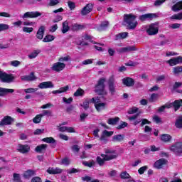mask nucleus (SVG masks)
Segmentation results:
<instances>
[{
  "label": "nucleus",
  "instance_id": "62",
  "mask_svg": "<svg viewBox=\"0 0 182 182\" xmlns=\"http://www.w3.org/2000/svg\"><path fill=\"white\" fill-rule=\"evenodd\" d=\"M124 127H127V122H123L121 124L117 127V130H122V129H124Z\"/></svg>",
  "mask_w": 182,
  "mask_h": 182
},
{
  "label": "nucleus",
  "instance_id": "45",
  "mask_svg": "<svg viewBox=\"0 0 182 182\" xmlns=\"http://www.w3.org/2000/svg\"><path fill=\"white\" fill-rule=\"evenodd\" d=\"M127 36H129V33L127 32L120 33L118 35H117V39H125V38H127Z\"/></svg>",
  "mask_w": 182,
  "mask_h": 182
},
{
  "label": "nucleus",
  "instance_id": "57",
  "mask_svg": "<svg viewBox=\"0 0 182 182\" xmlns=\"http://www.w3.org/2000/svg\"><path fill=\"white\" fill-rule=\"evenodd\" d=\"M59 4V0H50L48 6H56Z\"/></svg>",
  "mask_w": 182,
  "mask_h": 182
},
{
  "label": "nucleus",
  "instance_id": "42",
  "mask_svg": "<svg viewBox=\"0 0 182 182\" xmlns=\"http://www.w3.org/2000/svg\"><path fill=\"white\" fill-rule=\"evenodd\" d=\"M55 40V37L52 35H47L44 37V38L43 39V42H52V41Z\"/></svg>",
  "mask_w": 182,
  "mask_h": 182
},
{
  "label": "nucleus",
  "instance_id": "14",
  "mask_svg": "<svg viewBox=\"0 0 182 182\" xmlns=\"http://www.w3.org/2000/svg\"><path fill=\"white\" fill-rule=\"evenodd\" d=\"M38 87H39V89H52L55 87V85L52 81H46L40 83L38 85Z\"/></svg>",
  "mask_w": 182,
  "mask_h": 182
},
{
  "label": "nucleus",
  "instance_id": "9",
  "mask_svg": "<svg viewBox=\"0 0 182 182\" xmlns=\"http://www.w3.org/2000/svg\"><path fill=\"white\" fill-rule=\"evenodd\" d=\"M65 68H66V64H65L64 63H60V61H58L53 64L51 69L54 72H62V70H63Z\"/></svg>",
  "mask_w": 182,
  "mask_h": 182
},
{
  "label": "nucleus",
  "instance_id": "12",
  "mask_svg": "<svg viewBox=\"0 0 182 182\" xmlns=\"http://www.w3.org/2000/svg\"><path fill=\"white\" fill-rule=\"evenodd\" d=\"M92 11H93V4L89 3L81 10V15H82V16H85L88 14H90Z\"/></svg>",
  "mask_w": 182,
  "mask_h": 182
},
{
  "label": "nucleus",
  "instance_id": "35",
  "mask_svg": "<svg viewBox=\"0 0 182 182\" xmlns=\"http://www.w3.org/2000/svg\"><path fill=\"white\" fill-rule=\"evenodd\" d=\"M175 127H176V129H182V116H179L177 117L175 122Z\"/></svg>",
  "mask_w": 182,
  "mask_h": 182
},
{
  "label": "nucleus",
  "instance_id": "37",
  "mask_svg": "<svg viewBox=\"0 0 182 182\" xmlns=\"http://www.w3.org/2000/svg\"><path fill=\"white\" fill-rule=\"evenodd\" d=\"M171 20L181 21L182 19V12L177 14H174L170 17Z\"/></svg>",
  "mask_w": 182,
  "mask_h": 182
},
{
  "label": "nucleus",
  "instance_id": "32",
  "mask_svg": "<svg viewBox=\"0 0 182 182\" xmlns=\"http://www.w3.org/2000/svg\"><path fill=\"white\" fill-rule=\"evenodd\" d=\"M70 28H69V22L68 21H65L63 23V28L61 30L63 33H66V32H69V30Z\"/></svg>",
  "mask_w": 182,
  "mask_h": 182
},
{
  "label": "nucleus",
  "instance_id": "49",
  "mask_svg": "<svg viewBox=\"0 0 182 182\" xmlns=\"http://www.w3.org/2000/svg\"><path fill=\"white\" fill-rule=\"evenodd\" d=\"M82 164L85 166V167H93V166L95 164V161H91L90 162L84 161H82Z\"/></svg>",
  "mask_w": 182,
  "mask_h": 182
},
{
  "label": "nucleus",
  "instance_id": "16",
  "mask_svg": "<svg viewBox=\"0 0 182 182\" xmlns=\"http://www.w3.org/2000/svg\"><path fill=\"white\" fill-rule=\"evenodd\" d=\"M109 21H103L98 26L96 27L97 31H98L99 32H102V31H106V29L109 28Z\"/></svg>",
  "mask_w": 182,
  "mask_h": 182
},
{
  "label": "nucleus",
  "instance_id": "3",
  "mask_svg": "<svg viewBox=\"0 0 182 182\" xmlns=\"http://www.w3.org/2000/svg\"><path fill=\"white\" fill-rule=\"evenodd\" d=\"M106 82V79L101 78L99 80L97 85L95 87V92L99 95H107V92L105 90V82Z\"/></svg>",
  "mask_w": 182,
  "mask_h": 182
},
{
  "label": "nucleus",
  "instance_id": "28",
  "mask_svg": "<svg viewBox=\"0 0 182 182\" xmlns=\"http://www.w3.org/2000/svg\"><path fill=\"white\" fill-rule=\"evenodd\" d=\"M68 90H69V85L60 87L59 90H54L52 92V93L53 95H57L60 93H65V92H68Z\"/></svg>",
  "mask_w": 182,
  "mask_h": 182
},
{
  "label": "nucleus",
  "instance_id": "51",
  "mask_svg": "<svg viewBox=\"0 0 182 182\" xmlns=\"http://www.w3.org/2000/svg\"><path fill=\"white\" fill-rule=\"evenodd\" d=\"M166 63H168L170 66H176V65H178L177 60H176V58L167 60Z\"/></svg>",
  "mask_w": 182,
  "mask_h": 182
},
{
  "label": "nucleus",
  "instance_id": "31",
  "mask_svg": "<svg viewBox=\"0 0 182 182\" xmlns=\"http://www.w3.org/2000/svg\"><path fill=\"white\" fill-rule=\"evenodd\" d=\"M124 140V134H117V135H114L112 137V141H123Z\"/></svg>",
  "mask_w": 182,
  "mask_h": 182
},
{
  "label": "nucleus",
  "instance_id": "8",
  "mask_svg": "<svg viewBox=\"0 0 182 182\" xmlns=\"http://www.w3.org/2000/svg\"><path fill=\"white\" fill-rule=\"evenodd\" d=\"M42 13L39 11H27L23 16V19H28V18H38V16H41Z\"/></svg>",
  "mask_w": 182,
  "mask_h": 182
},
{
  "label": "nucleus",
  "instance_id": "25",
  "mask_svg": "<svg viewBox=\"0 0 182 182\" xmlns=\"http://www.w3.org/2000/svg\"><path fill=\"white\" fill-rule=\"evenodd\" d=\"M62 171L63 170L59 168H49L47 170V173H48V174H60Z\"/></svg>",
  "mask_w": 182,
  "mask_h": 182
},
{
  "label": "nucleus",
  "instance_id": "50",
  "mask_svg": "<svg viewBox=\"0 0 182 182\" xmlns=\"http://www.w3.org/2000/svg\"><path fill=\"white\" fill-rule=\"evenodd\" d=\"M9 29V25L6 23H0V32H4V31H8Z\"/></svg>",
  "mask_w": 182,
  "mask_h": 182
},
{
  "label": "nucleus",
  "instance_id": "38",
  "mask_svg": "<svg viewBox=\"0 0 182 182\" xmlns=\"http://www.w3.org/2000/svg\"><path fill=\"white\" fill-rule=\"evenodd\" d=\"M83 95H85V90H83L82 88H78L74 93L73 96L75 97H79V96H83Z\"/></svg>",
  "mask_w": 182,
  "mask_h": 182
},
{
  "label": "nucleus",
  "instance_id": "6",
  "mask_svg": "<svg viewBox=\"0 0 182 182\" xmlns=\"http://www.w3.org/2000/svg\"><path fill=\"white\" fill-rule=\"evenodd\" d=\"M169 150L173 151L176 156L182 154V142H176L170 146Z\"/></svg>",
  "mask_w": 182,
  "mask_h": 182
},
{
  "label": "nucleus",
  "instance_id": "7",
  "mask_svg": "<svg viewBox=\"0 0 182 182\" xmlns=\"http://www.w3.org/2000/svg\"><path fill=\"white\" fill-rule=\"evenodd\" d=\"M17 151H18V153H21L22 154H26L28 153H29V151H31V146H29V145L28 144H18L17 145V148H16Z\"/></svg>",
  "mask_w": 182,
  "mask_h": 182
},
{
  "label": "nucleus",
  "instance_id": "17",
  "mask_svg": "<svg viewBox=\"0 0 182 182\" xmlns=\"http://www.w3.org/2000/svg\"><path fill=\"white\" fill-rule=\"evenodd\" d=\"M21 79L24 82H33V80H36V77L33 73H31L28 75L21 76Z\"/></svg>",
  "mask_w": 182,
  "mask_h": 182
},
{
  "label": "nucleus",
  "instance_id": "26",
  "mask_svg": "<svg viewBox=\"0 0 182 182\" xmlns=\"http://www.w3.org/2000/svg\"><path fill=\"white\" fill-rule=\"evenodd\" d=\"M101 157H102V159H104L107 161H110V160L117 159V154L109 155V154H102Z\"/></svg>",
  "mask_w": 182,
  "mask_h": 182
},
{
  "label": "nucleus",
  "instance_id": "23",
  "mask_svg": "<svg viewBox=\"0 0 182 182\" xmlns=\"http://www.w3.org/2000/svg\"><path fill=\"white\" fill-rule=\"evenodd\" d=\"M85 28L86 25L74 23L73 24L71 29L72 31L77 32V31H82V29H85Z\"/></svg>",
  "mask_w": 182,
  "mask_h": 182
},
{
  "label": "nucleus",
  "instance_id": "40",
  "mask_svg": "<svg viewBox=\"0 0 182 182\" xmlns=\"http://www.w3.org/2000/svg\"><path fill=\"white\" fill-rule=\"evenodd\" d=\"M38 53H41V50H35L33 52L28 55L29 59H35V58L38 56Z\"/></svg>",
  "mask_w": 182,
  "mask_h": 182
},
{
  "label": "nucleus",
  "instance_id": "58",
  "mask_svg": "<svg viewBox=\"0 0 182 182\" xmlns=\"http://www.w3.org/2000/svg\"><path fill=\"white\" fill-rule=\"evenodd\" d=\"M25 93H35L38 92V88H28L24 90Z\"/></svg>",
  "mask_w": 182,
  "mask_h": 182
},
{
  "label": "nucleus",
  "instance_id": "61",
  "mask_svg": "<svg viewBox=\"0 0 182 182\" xmlns=\"http://www.w3.org/2000/svg\"><path fill=\"white\" fill-rule=\"evenodd\" d=\"M87 116H89V114H86V113L81 114L80 115V122H85V120H86V117H87Z\"/></svg>",
  "mask_w": 182,
  "mask_h": 182
},
{
  "label": "nucleus",
  "instance_id": "39",
  "mask_svg": "<svg viewBox=\"0 0 182 182\" xmlns=\"http://www.w3.org/2000/svg\"><path fill=\"white\" fill-rule=\"evenodd\" d=\"M157 99H159V94L153 93L151 95L149 102H150V103H154Z\"/></svg>",
  "mask_w": 182,
  "mask_h": 182
},
{
  "label": "nucleus",
  "instance_id": "48",
  "mask_svg": "<svg viewBox=\"0 0 182 182\" xmlns=\"http://www.w3.org/2000/svg\"><path fill=\"white\" fill-rule=\"evenodd\" d=\"M137 112H139V108H137V107H133L129 109L127 113L128 114H134V113H137Z\"/></svg>",
  "mask_w": 182,
  "mask_h": 182
},
{
  "label": "nucleus",
  "instance_id": "20",
  "mask_svg": "<svg viewBox=\"0 0 182 182\" xmlns=\"http://www.w3.org/2000/svg\"><path fill=\"white\" fill-rule=\"evenodd\" d=\"M154 18H156V14H143L141 16H139V19L141 22H144V21H147V19H153Z\"/></svg>",
  "mask_w": 182,
  "mask_h": 182
},
{
  "label": "nucleus",
  "instance_id": "18",
  "mask_svg": "<svg viewBox=\"0 0 182 182\" xmlns=\"http://www.w3.org/2000/svg\"><path fill=\"white\" fill-rule=\"evenodd\" d=\"M122 83L127 87L134 86V80L132 77H125L122 79Z\"/></svg>",
  "mask_w": 182,
  "mask_h": 182
},
{
  "label": "nucleus",
  "instance_id": "52",
  "mask_svg": "<svg viewBox=\"0 0 182 182\" xmlns=\"http://www.w3.org/2000/svg\"><path fill=\"white\" fill-rule=\"evenodd\" d=\"M70 60V55H67L65 57H61L58 59V62L63 63V62H69Z\"/></svg>",
  "mask_w": 182,
  "mask_h": 182
},
{
  "label": "nucleus",
  "instance_id": "53",
  "mask_svg": "<svg viewBox=\"0 0 182 182\" xmlns=\"http://www.w3.org/2000/svg\"><path fill=\"white\" fill-rule=\"evenodd\" d=\"M181 26V24L175 23L168 26L169 29H178Z\"/></svg>",
  "mask_w": 182,
  "mask_h": 182
},
{
  "label": "nucleus",
  "instance_id": "22",
  "mask_svg": "<svg viewBox=\"0 0 182 182\" xmlns=\"http://www.w3.org/2000/svg\"><path fill=\"white\" fill-rule=\"evenodd\" d=\"M14 79H15V77H14V75H9L5 73L2 82H4V83H11V82H14Z\"/></svg>",
  "mask_w": 182,
  "mask_h": 182
},
{
  "label": "nucleus",
  "instance_id": "55",
  "mask_svg": "<svg viewBox=\"0 0 182 182\" xmlns=\"http://www.w3.org/2000/svg\"><path fill=\"white\" fill-rule=\"evenodd\" d=\"M13 177L14 182H22V181H21V176L19 173H14Z\"/></svg>",
  "mask_w": 182,
  "mask_h": 182
},
{
  "label": "nucleus",
  "instance_id": "2",
  "mask_svg": "<svg viewBox=\"0 0 182 182\" xmlns=\"http://www.w3.org/2000/svg\"><path fill=\"white\" fill-rule=\"evenodd\" d=\"M91 103H94L97 112H102V110H105L107 106V103L102 102L100 97H92L91 99Z\"/></svg>",
  "mask_w": 182,
  "mask_h": 182
},
{
  "label": "nucleus",
  "instance_id": "1",
  "mask_svg": "<svg viewBox=\"0 0 182 182\" xmlns=\"http://www.w3.org/2000/svg\"><path fill=\"white\" fill-rule=\"evenodd\" d=\"M136 18L137 16L133 14H124V21L127 23V29H136L138 25L137 21H136Z\"/></svg>",
  "mask_w": 182,
  "mask_h": 182
},
{
  "label": "nucleus",
  "instance_id": "44",
  "mask_svg": "<svg viewBox=\"0 0 182 182\" xmlns=\"http://www.w3.org/2000/svg\"><path fill=\"white\" fill-rule=\"evenodd\" d=\"M119 177L122 180H127V178H130V175L127 171H124L120 173Z\"/></svg>",
  "mask_w": 182,
  "mask_h": 182
},
{
  "label": "nucleus",
  "instance_id": "46",
  "mask_svg": "<svg viewBox=\"0 0 182 182\" xmlns=\"http://www.w3.org/2000/svg\"><path fill=\"white\" fill-rule=\"evenodd\" d=\"M96 161L97 164L100 166H105V162L107 161L106 159H102L100 156H97Z\"/></svg>",
  "mask_w": 182,
  "mask_h": 182
},
{
  "label": "nucleus",
  "instance_id": "41",
  "mask_svg": "<svg viewBox=\"0 0 182 182\" xmlns=\"http://www.w3.org/2000/svg\"><path fill=\"white\" fill-rule=\"evenodd\" d=\"M43 141H44L45 143H49L52 144H55V143H56V140H55L53 137L43 138Z\"/></svg>",
  "mask_w": 182,
  "mask_h": 182
},
{
  "label": "nucleus",
  "instance_id": "4",
  "mask_svg": "<svg viewBox=\"0 0 182 182\" xmlns=\"http://www.w3.org/2000/svg\"><path fill=\"white\" fill-rule=\"evenodd\" d=\"M146 33L149 36L157 35V33H159V23L155 22L154 23L149 24L146 28Z\"/></svg>",
  "mask_w": 182,
  "mask_h": 182
},
{
  "label": "nucleus",
  "instance_id": "63",
  "mask_svg": "<svg viewBox=\"0 0 182 182\" xmlns=\"http://www.w3.org/2000/svg\"><path fill=\"white\" fill-rule=\"evenodd\" d=\"M11 66H14V68H18L19 65H21V63L18 60H13L10 63Z\"/></svg>",
  "mask_w": 182,
  "mask_h": 182
},
{
  "label": "nucleus",
  "instance_id": "36",
  "mask_svg": "<svg viewBox=\"0 0 182 182\" xmlns=\"http://www.w3.org/2000/svg\"><path fill=\"white\" fill-rule=\"evenodd\" d=\"M173 75H180V73H182V66L173 68Z\"/></svg>",
  "mask_w": 182,
  "mask_h": 182
},
{
  "label": "nucleus",
  "instance_id": "59",
  "mask_svg": "<svg viewBox=\"0 0 182 182\" xmlns=\"http://www.w3.org/2000/svg\"><path fill=\"white\" fill-rule=\"evenodd\" d=\"M23 31L26 33H31V32H33V28L32 27H23Z\"/></svg>",
  "mask_w": 182,
  "mask_h": 182
},
{
  "label": "nucleus",
  "instance_id": "15",
  "mask_svg": "<svg viewBox=\"0 0 182 182\" xmlns=\"http://www.w3.org/2000/svg\"><path fill=\"white\" fill-rule=\"evenodd\" d=\"M139 116H140V114L129 117L128 120H129V122H133L132 124H134V126H137V124L141 123V118H139Z\"/></svg>",
  "mask_w": 182,
  "mask_h": 182
},
{
  "label": "nucleus",
  "instance_id": "5",
  "mask_svg": "<svg viewBox=\"0 0 182 182\" xmlns=\"http://www.w3.org/2000/svg\"><path fill=\"white\" fill-rule=\"evenodd\" d=\"M116 80L114 79V75L109 77L108 80L109 90L111 96H114L116 95Z\"/></svg>",
  "mask_w": 182,
  "mask_h": 182
},
{
  "label": "nucleus",
  "instance_id": "29",
  "mask_svg": "<svg viewBox=\"0 0 182 182\" xmlns=\"http://www.w3.org/2000/svg\"><path fill=\"white\" fill-rule=\"evenodd\" d=\"M173 139L170 134H164L161 136V140L164 143H170Z\"/></svg>",
  "mask_w": 182,
  "mask_h": 182
},
{
  "label": "nucleus",
  "instance_id": "34",
  "mask_svg": "<svg viewBox=\"0 0 182 182\" xmlns=\"http://www.w3.org/2000/svg\"><path fill=\"white\" fill-rule=\"evenodd\" d=\"M120 120V118L119 117H114V118H109L108 119V124H111L112 126H114L115 124H117V122Z\"/></svg>",
  "mask_w": 182,
  "mask_h": 182
},
{
  "label": "nucleus",
  "instance_id": "47",
  "mask_svg": "<svg viewBox=\"0 0 182 182\" xmlns=\"http://www.w3.org/2000/svg\"><path fill=\"white\" fill-rule=\"evenodd\" d=\"M40 114L41 115V117H43L44 116H48V117H51L52 116V110H50V109L43 110L42 112V113Z\"/></svg>",
  "mask_w": 182,
  "mask_h": 182
},
{
  "label": "nucleus",
  "instance_id": "33",
  "mask_svg": "<svg viewBox=\"0 0 182 182\" xmlns=\"http://www.w3.org/2000/svg\"><path fill=\"white\" fill-rule=\"evenodd\" d=\"M92 103V99H86L82 104H80V106L85 109V110H87L89 109V105Z\"/></svg>",
  "mask_w": 182,
  "mask_h": 182
},
{
  "label": "nucleus",
  "instance_id": "24",
  "mask_svg": "<svg viewBox=\"0 0 182 182\" xmlns=\"http://www.w3.org/2000/svg\"><path fill=\"white\" fill-rule=\"evenodd\" d=\"M35 174H36V172L33 170L31 169H28L26 171L24 172L23 173V177L24 178H26L28 180H29V178L33 176H35Z\"/></svg>",
  "mask_w": 182,
  "mask_h": 182
},
{
  "label": "nucleus",
  "instance_id": "54",
  "mask_svg": "<svg viewBox=\"0 0 182 182\" xmlns=\"http://www.w3.org/2000/svg\"><path fill=\"white\" fill-rule=\"evenodd\" d=\"M68 8H70V11H73L75 8H76V4L72 1H68Z\"/></svg>",
  "mask_w": 182,
  "mask_h": 182
},
{
  "label": "nucleus",
  "instance_id": "11",
  "mask_svg": "<svg viewBox=\"0 0 182 182\" xmlns=\"http://www.w3.org/2000/svg\"><path fill=\"white\" fill-rule=\"evenodd\" d=\"M168 163V161H167V159L162 158V159L157 160L154 163V166L155 168L160 170V169L163 168V167H164V166H166Z\"/></svg>",
  "mask_w": 182,
  "mask_h": 182
},
{
  "label": "nucleus",
  "instance_id": "30",
  "mask_svg": "<svg viewBox=\"0 0 182 182\" xmlns=\"http://www.w3.org/2000/svg\"><path fill=\"white\" fill-rule=\"evenodd\" d=\"M181 106H182V100H175L173 102V107L175 112H177V110H178V109H180V107H181Z\"/></svg>",
  "mask_w": 182,
  "mask_h": 182
},
{
  "label": "nucleus",
  "instance_id": "21",
  "mask_svg": "<svg viewBox=\"0 0 182 182\" xmlns=\"http://www.w3.org/2000/svg\"><path fill=\"white\" fill-rule=\"evenodd\" d=\"M14 92H15V90L14 89L0 87V97L6 96V95H9V93H14Z\"/></svg>",
  "mask_w": 182,
  "mask_h": 182
},
{
  "label": "nucleus",
  "instance_id": "56",
  "mask_svg": "<svg viewBox=\"0 0 182 182\" xmlns=\"http://www.w3.org/2000/svg\"><path fill=\"white\" fill-rule=\"evenodd\" d=\"M61 164H63L64 166H69L70 164V159H69V158L63 159Z\"/></svg>",
  "mask_w": 182,
  "mask_h": 182
},
{
  "label": "nucleus",
  "instance_id": "60",
  "mask_svg": "<svg viewBox=\"0 0 182 182\" xmlns=\"http://www.w3.org/2000/svg\"><path fill=\"white\" fill-rule=\"evenodd\" d=\"M148 168L149 167H147V166H142L138 170V173L139 174H144V171H146V170H147Z\"/></svg>",
  "mask_w": 182,
  "mask_h": 182
},
{
  "label": "nucleus",
  "instance_id": "19",
  "mask_svg": "<svg viewBox=\"0 0 182 182\" xmlns=\"http://www.w3.org/2000/svg\"><path fill=\"white\" fill-rule=\"evenodd\" d=\"M45 29H46L45 26H41L39 27L36 34L37 39H39L40 41H41V39H43V35H45Z\"/></svg>",
  "mask_w": 182,
  "mask_h": 182
},
{
  "label": "nucleus",
  "instance_id": "27",
  "mask_svg": "<svg viewBox=\"0 0 182 182\" xmlns=\"http://www.w3.org/2000/svg\"><path fill=\"white\" fill-rule=\"evenodd\" d=\"M47 147V144L38 145L36 147L35 151H36V153H44V151H46Z\"/></svg>",
  "mask_w": 182,
  "mask_h": 182
},
{
  "label": "nucleus",
  "instance_id": "43",
  "mask_svg": "<svg viewBox=\"0 0 182 182\" xmlns=\"http://www.w3.org/2000/svg\"><path fill=\"white\" fill-rule=\"evenodd\" d=\"M42 116L41 115V114H37L33 119V123H35L36 124H38L39 123H41V122L42 121Z\"/></svg>",
  "mask_w": 182,
  "mask_h": 182
},
{
  "label": "nucleus",
  "instance_id": "13",
  "mask_svg": "<svg viewBox=\"0 0 182 182\" xmlns=\"http://www.w3.org/2000/svg\"><path fill=\"white\" fill-rule=\"evenodd\" d=\"M137 50V49L136 48V46H129L127 47H123L119 48L117 52H119V53H127V52H134Z\"/></svg>",
  "mask_w": 182,
  "mask_h": 182
},
{
  "label": "nucleus",
  "instance_id": "64",
  "mask_svg": "<svg viewBox=\"0 0 182 182\" xmlns=\"http://www.w3.org/2000/svg\"><path fill=\"white\" fill-rule=\"evenodd\" d=\"M31 182H42V179L39 176H36L31 179Z\"/></svg>",
  "mask_w": 182,
  "mask_h": 182
},
{
  "label": "nucleus",
  "instance_id": "10",
  "mask_svg": "<svg viewBox=\"0 0 182 182\" xmlns=\"http://www.w3.org/2000/svg\"><path fill=\"white\" fill-rule=\"evenodd\" d=\"M14 122H15V119L11 116H5L0 122V127H2V126H9L12 124Z\"/></svg>",
  "mask_w": 182,
  "mask_h": 182
}]
</instances>
